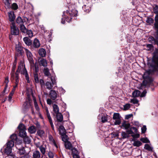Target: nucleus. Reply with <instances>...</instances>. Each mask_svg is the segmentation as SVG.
Returning a JSON list of instances; mask_svg holds the SVG:
<instances>
[{
	"mask_svg": "<svg viewBox=\"0 0 158 158\" xmlns=\"http://www.w3.org/2000/svg\"><path fill=\"white\" fill-rule=\"evenodd\" d=\"M148 65L150 69L144 73L143 77L144 79L143 84L145 86V82L151 83L153 79L151 76L156 73L158 75V49H156L153 52L152 59L151 62H148Z\"/></svg>",
	"mask_w": 158,
	"mask_h": 158,
	"instance_id": "1",
	"label": "nucleus"
},
{
	"mask_svg": "<svg viewBox=\"0 0 158 158\" xmlns=\"http://www.w3.org/2000/svg\"><path fill=\"white\" fill-rule=\"evenodd\" d=\"M77 14V11L75 9L70 10L69 12L67 10L63 12V18L61 19V23L63 24L65 23L66 21L68 22H69L72 19L71 17L76 16Z\"/></svg>",
	"mask_w": 158,
	"mask_h": 158,
	"instance_id": "2",
	"label": "nucleus"
},
{
	"mask_svg": "<svg viewBox=\"0 0 158 158\" xmlns=\"http://www.w3.org/2000/svg\"><path fill=\"white\" fill-rule=\"evenodd\" d=\"M14 145V142L12 140L8 141L4 146V152L8 155V158H15V155L12 152V148Z\"/></svg>",
	"mask_w": 158,
	"mask_h": 158,
	"instance_id": "3",
	"label": "nucleus"
},
{
	"mask_svg": "<svg viewBox=\"0 0 158 158\" xmlns=\"http://www.w3.org/2000/svg\"><path fill=\"white\" fill-rule=\"evenodd\" d=\"M20 66H22L21 67V68L20 69L19 72H18V74L19 75V73L20 72H21V73L22 74L24 75L25 77V79L27 81V82L28 83H29L30 82V81L29 79V77L28 75V74L27 73V71L26 70L25 67L23 66V64H20L19 65L18 67ZM19 67H18V68Z\"/></svg>",
	"mask_w": 158,
	"mask_h": 158,
	"instance_id": "4",
	"label": "nucleus"
},
{
	"mask_svg": "<svg viewBox=\"0 0 158 158\" xmlns=\"http://www.w3.org/2000/svg\"><path fill=\"white\" fill-rule=\"evenodd\" d=\"M19 129V135L22 138L25 137L27 134L25 131L26 128L24 125L23 124H20L18 127Z\"/></svg>",
	"mask_w": 158,
	"mask_h": 158,
	"instance_id": "5",
	"label": "nucleus"
},
{
	"mask_svg": "<svg viewBox=\"0 0 158 158\" xmlns=\"http://www.w3.org/2000/svg\"><path fill=\"white\" fill-rule=\"evenodd\" d=\"M11 33L12 35H18L19 34V31L18 28L15 26L14 22H12L10 25Z\"/></svg>",
	"mask_w": 158,
	"mask_h": 158,
	"instance_id": "6",
	"label": "nucleus"
},
{
	"mask_svg": "<svg viewBox=\"0 0 158 158\" xmlns=\"http://www.w3.org/2000/svg\"><path fill=\"white\" fill-rule=\"evenodd\" d=\"M113 118L114 120H115V122L114 123V125H118L121 123V117L119 113H114L113 114Z\"/></svg>",
	"mask_w": 158,
	"mask_h": 158,
	"instance_id": "7",
	"label": "nucleus"
},
{
	"mask_svg": "<svg viewBox=\"0 0 158 158\" xmlns=\"http://www.w3.org/2000/svg\"><path fill=\"white\" fill-rule=\"evenodd\" d=\"M44 109L45 110V113L47 118L50 124L51 127L53 130L54 129V125L53 124V123H52V120L51 118V117L50 116V114L48 110V108L47 107V106L44 107Z\"/></svg>",
	"mask_w": 158,
	"mask_h": 158,
	"instance_id": "8",
	"label": "nucleus"
},
{
	"mask_svg": "<svg viewBox=\"0 0 158 158\" xmlns=\"http://www.w3.org/2000/svg\"><path fill=\"white\" fill-rule=\"evenodd\" d=\"M25 52L28 60H29L30 64H33L34 60L33 58V55L31 52L28 50L27 49L24 48Z\"/></svg>",
	"mask_w": 158,
	"mask_h": 158,
	"instance_id": "9",
	"label": "nucleus"
},
{
	"mask_svg": "<svg viewBox=\"0 0 158 158\" xmlns=\"http://www.w3.org/2000/svg\"><path fill=\"white\" fill-rule=\"evenodd\" d=\"M59 96L58 93L55 90H51L49 92V96L51 99L53 100H55Z\"/></svg>",
	"mask_w": 158,
	"mask_h": 158,
	"instance_id": "10",
	"label": "nucleus"
},
{
	"mask_svg": "<svg viewBox=\"0 0 158 158\" xmlns=\"http://www.w3.org/2000/svg\"><path fill=\"white\" fill-rule=\"evenodd\" d=\"M21 67H22L21 66H19L15 73V85L13 87V88H16L17 87L18 85V84L19 82V79L18 72L20 70V69L21 68Z\"/></svg>",
	"mask_w": 158,
	"mask_h": 158,
	"instance_id": "11",
	"label": "nucleus"
},
{
	"mask_svg": "<svg viewBox=\"0 0 158 158\" xmlns=\"http://www.w3.org/2000/svg\"><path fill=\"white\" fill-rule=\"evenodd\" d=\"M49 141L51 142L52 144L54 145L57 149L58 148V142L55 140L51 135H50L49 136Z\"/></svg>",
	"mask_w": 158,
	"mask_h": 158,
	"instance_id": "12",
	"label": "nucleus"
},
{
	"mask_svg": "<svg viewBox=\"0 0 158 158\" xmlns=\"http://www.w3.org/2000/svg\"><path fill=\"white\" fill-rule=\"evenodd\" d=\"M8 15L9 16V21L10 22L13 21L15 18V16L14 12L12 11L8 12Z\"/></svg>",
	"mask_w": 158,
	"mask_h": 158,
	"instance_id": "13",
	"label": "nucleus"
},
{
	"mask_svg": "<svg viewBox=\"0 0 158 158\" xmlns=\"http://www.w3.org/2000/svg\"><path fill=\"white\" fill-rule=\"evenodd\" d=\"M31 100L29 99H26L25 103L23 104V106L25 109L29 108L31 106Z\"/></svg>",
	"mask_w": 158,
	"mask_h": 158,
	"instance_id": "14",
	"label": "nucleus"
},
{
	"mask_svg": "<svg viewBox=\"0 0 158 158\" xmlns=\"http://www.w3.org/2000/svg\"><path fill=\"white\" fill-rule=\"evenodd\" d=\"M23 48L21 46L20 44H19L16 45L15 49L19 54L22 55V53L23 52Z\"/></svg>",
	"mask_w": 158,
	"mask_h": 158,
	"instance_id": "15",
	"label": "nucleus"
},
{
	"mask_svg": "<svg viewBox=\"0 0 158 158\" xmlns=\"http://www.w3.org/2000/svg\"><path fill=\"white\" fill-rule=\"evenodd\" d=\"M101 118L102 122L103 123H105L107 121V116L103 115L102 114H99L98 116V118L100 119Z\"/></svg>",
	"mask_w": 158,
	"mask_h": 158,
	"instance_id": "16",
	"label": "nucleus"
},
{
	"mask_svg": "<svg viewBox=\"0 0 158 158\" xmlns=\"http://www.w3.org/2000/svg\"><path fill=\"white\" fill-rule=\"evenodd\" d=\"M32 46L36 48L39 47L40 46V44L39 40L36 38L34 40Z\"/></svg>",
	"mask_w": 158,
	"mask_h": 158,
	"instance_id": "17",
	"label": "nucleus"
},
{
	"mask_svg": "<svg viewBox=\"0 0 158 158\" xmlns=\"http://www.w3.org/2000/svg\"><path fill=\"white\" fill-rule=\"evenodd\" d=\"M56 117L57 121L60 122H61L63 120V116L60 113L56 114Z\"/></svg>",
	"mask_w": 158,
	"mask_h": 158,
	"instance_id": "18",
	"label": "nucleus"
},
{
	"mask_svg": "<svg viewBox=\"0 0 158 158\" xmlns=\"http://www.w3.org/2000/svg\"><path fill=\"white\" fill-rule=\"evenodd\" d=\"M39 53L40 56L44 57L46 55V52L44 49L42 48L39 50Z\"/></svg>",
	"mask_w": 158,
	"mask_h": 158,
	"instance_id": "19",
	"label": "nucleus"
},
{
	"mask_svg": "<svg viewBox=\"0 0 158 158\" xmlns=\"http://www.w3.org/2000/svg\"><path fill=\"white\" fill-rule=\"evenodd\" d=\"M59 131L61 135L66 134V131L63 125H61L59 127Z\"/></svg>",
	"mask_w": 158,
	"mask_h": 158,
	"instance_id": "20",
	"label": "nucleus"
},
{
	"mask_svg": "<svg viewBox=\"0 0 158 158\" xmlns=\"http://www.w3.org/2000/svg\"><path fill=\"white\" fill-rule=\"evenodd\" d=\"M64 146L66 149L70 150L73 148L71 143L69 141L64 143Z\"/></svg>",
	"mask_w": 158,
	"mask_h": 158,
	"instance_id": "21",
	"label": "nucleus"
},
{
	"mask_svg": "<svg viewBox=\"0 0 158 158\" xmlns=\"http://www.w3.org/2000/svg\"><path fill=\"white\" fill-rule=\"evenodd\" d=\"M25 44L29 46L32 44L31 40L27 37H25L23 39Z\"/></svg>",
	"mask_w": 158,
	"mask_h": 158,
	"instance_id": "22",
	"label": "nucleus"
},
{
	"mask_svg": "<svg viewBox=\"0 0 158 158\" xmlns=\"http://www.w3.org/2000/svg\"><path fill=\"white\" fill-rule=\"evenodd\" d=\"M132 130L134 131L136 133L137 132V129L136 127H131L130 129H128L127 131V134H128L129 136V134L132 135L133 133L134 132L132 131Z\"/></svg>",
	"mask_w": 158,
	"mask_h": 158,
	"instance_id": "23",
	"label": "nucleus"
},
{
	"mask_svg": "<svg viewBox=\"0 0 158 158\" xmlns=\"http://www.w3.org/2000/svg\"><path fill=\"white\" fill-rule=\"evenodd\" d=\"M157 34H156V39H155L152 36H151L149 38V41L150 42H151L152 43L157 44H158V39H156Z\"/></svg>",
	"mask_w": 158,
	"mask_h": 158,
	"instance_id": "24",
	"label": "nucleus"
},
{
	"mask_svg": "<svg viewBox=\"0 0 158 158\" xmlns=\"http://www.w3.org/2000/svg\"><path fill=\"white\" fill-rule=\"evenodd\" d=\"M141 94L140 92L138 90L134 91L132 94L133 97H137L140 96Z\"/></svg>",
	"mask_w": 158,
	"mask_h": 158,
	"instance_id": "25",
	"label": "nucleus"
},
{
	"mask_svg": "<svg viewBox=\"0 0 158 158\" xmlns=\"http://www.w3.org/2000/svg\"><path fill=\"white\" fill-rule=\"evenodd\" d=\"M28 131L31 134L34 133L36 131V128L34 126H31L28 129Z\"/></svg>",
	"mask_w": 158,
	"mask_h": 158,
	"instance_id": "26",
	"label": "nucleus"
},
{
	"mask_svg": "<svg viewBox=\"0 0 158 158\" xmlns=\"http://www.w3.org/2000/svg\"><path fill=\"white\" fill-rule=\"evenodd\" d=\"M144 148L149 151H152L153 148L149 144H146L145 145Z\"/></svg>",
	"mask_w": 158,
	"mask_h": 158,
	"instance_id": "27",
	"label": "nucleus"
},
{
	"mask_svg": "<svg viewBox=\"0 0 158 158\" xmlns=\"http://www.w3.org/2000/svg\"><path fill=\"white\" fill-rule=\"evenodd\" d=\"M33 156L34 158H40V154L39 151H36L33 152Z\"/></svg>",
	"mask_w": 158,
	"mask_h": 158,
	"instance_id": "28",
	"label": "nucleus"
},
{
	"mask_svg": "<svg viewBox=\"0 0 158 158\" xmlns=\"http://www.w3.org/2000/svg\"><path fill=\"white\" fill-rule=\"evenodd\" d=\"M53 110L54 113L56 114L60 113L59 108L58 106L56 104H54L53 106Z\"/></svg>",
	"mask_w": 158,
	"mask_h": 158,
	"instance_id": "29",
	"label": "nucleus"
},
{
	"mask_svg": "<svg viewBox=\"0 0 158 158\" xmlns=\"http://www.w3.org/2000/svg\"><path fill=\"white\" fill-rule=\"evenodd\" d=\"M39 62L40 64L43 66L46 67L47 66V63L46 60L43 59L40 60Z\"/></svg>",
	"mask_w": 158,
	"mask_h": 158,
	"instance_id": "30",
	"label": "nucleus"
},
{
	"mask_svg": "<svg viewBox=\"0 0 158 158\" xmlns=\"http://www.w3.org/2000/svg\"><path fill=\"white\" fill-rule=\"evenodd\" d=\"M61 135L62 140L64 142V143L68 141V140L69 139V137L66 135V134H64L63 135Z\"/></svg>",
	"mask_w": 158,
	"mask_h": 158,
	"instance_id": "31",
	"label": "nucleus"
},
{
	"mask_svg": "<svg viewBox=\"0 0 158 158\" xmlns=\"http://www.w3.org/2000/svg\"><path fill=\"white\" fill-rule=\"evenodd\" d=\"M141 142L139 140H134L133 143V145L137 147H139L142 145Z\"/></svg>",
	"mask_w": 158,
	"mask_h": 158,
	"instance_id": "32",
	"label": "nucleus"
},
{
	"mask_svg": "<svg viewBox=\"0 0 158 158\" xmlns=\"http://www.w3.org/2000/svg\"><path fill=\"white\" fill-rule=\"evenodd\" d=\"M16 23H17L19 24L20 26L23 24V20L22 19V18L20 16L18 17L16 19Z\"/></svg>",
	"mask_w": 158,
	"mask_h": 158,
	"instance_id": "33",
	"label": "nucleus"
},
{
	"mask_svg": "<svg viewBox=\"0 0 158 158\" xmlns=\"http://www.w3.org/2000/svg\"><path fill=\"white\" fill-rule=\"evenodd\" d=\"M20 28L22 32L26 33L27 32V30L23 24L20 26Z\"/></svg>",
	"mask_w": 158,
	"mask_h": 158,
	"instance_id": "34",
	"label": "nucleus"
},
{
	"mask_svg": "<svg viewBox=\"0 0 158 158\" xmlns=\"http://www.w3.org/2000/svg\"><path fill=\"white\" fill-rule=\"evenodd\" d=\"M82 8L84 10V11L86 13H89L91 10L90 7L87 6L86 5H84L82 6Z\"/></svg>",
	"mask_w": 158,
	"mask_h": 158,
	"instance_id": "35",
	"label": "nucleus"
},
{
	"mask_svg": "<svg viewBox=\"0 0 158 158\" xmlns=\"http://www.w3.org/2000/svg\"><path fill=\"white\" fill-rule=\"evenodd\" d=\"M24 138V142L25 143L29 144L31 142V139L28 137V136H26L23 137Z\"/></svg>",
	"mask_w": 158,
	"mask_h": 158,
	"instance_id": "36",
	"label": "nucleus"
},
{
	"mask_svg": "<svg viewBox=\"0 0 158 158\" xmlns=\"http://www.w3.org/2000/svg\"><path fill=\"white\" fill-rule=\"evenodd\" d=\"M154 21V19L152 18L148 17L146 22L148 24L151 25L153 23Z\"/></svg>",
	"mask_w": 158,
	"mask_h": 158,
	"instance_id": "37",
	"label": "nucleus"
},
{
	"mask_svg": "<svg viewBox=\"0 0 158 158\" xmlns=\"http://www.w3.org/2000/svg\"><path fill=\"white\" fill-rule=\"evenodd\" d=\"M45 85L46 86V88L49 90L51 89L52 88V84L50 82H47L45 84Z\"/></svg>",
	"mask_w": 158,
	"mask_h": 158,
	"instance_id": "38",
	"label": "nucleus"
},
{
	"mask_svg": "<svg viewBox=\"0 0 158 158\" xmlns=\"http://www.w3.org/2000/svg\"><path fill=\"white\" fill-rule=\"evenodd\" d=\"M122 126L125 129H127L130 127V124L126 122H124L123 123Z\"/></svg>",
	"mask_w": 158,
	"mask_h": 158,
	"instance_id": "39",
	"label": "nucleus"
},
{
	"mask_svg": "<svg viewBox=\"0 0 158 158\" xmlns=\"http://www.w3.org/2000/svg\"><path fill=\"white\" fill-rule=\"evenodd\" d=\"M39 149L43 155L45 154L46 148L45 146L44 145H42L41 147H40Z\"/></svg>",
	"mask_w": 158,
	"mask_h": 158,
	"instance_id": "40",
	"label": "nucleus"
},
{
	"mask_svg": "<svg viewBox=\"0 0 158 158\" xmlns=\"http://www.w3.org/2000/svg\"><path fill=\"white\" fill-rule=\"evenodd\" d=\"M37 133L39 136L42 137L44 135L45 132L43 130H39L37 131Z\"/></svg>",
	"mask_w": 158,
	"mask_h": 158,
	"instance_id": "41",
	"label": "nucleus"
},
{
	"mask_svg": "<svg viewBox=\"0 0 158 158\" xmlns=\"http://www.w3.org/2000/svg\"><path fill=\"white\" fill-rule=\"evenodd\" d=\"M71 150L72 151L73 156L78 155L79 154L77 151L73 147Z\"/></svg>",
	"mask_w": 158,
	"mask_h": 158,
	"instance_id": "42",
	"label": "nucleus"
},
{
	"mask_svg": "<svg viewBox=\"0 0 158 158\" xmlns=\"http://www.w3.org/2000/svg\"><path fill=\"white\" fill-rule=\"evenodd\" d=\"M44 74L47 76H48L50 75L49 69L47 68H45L44 69Z\"/></svg>",
	"mask_w": 158,
	"mask_h": 158,
	"instance_id": "43",
	"label": "nucleus"
},
{
	"mask_svg": "<svg viewBox=\"0 0 158 158\" xmlns=\"http://www.w3.org/2000/svg\"><path fill=\"white\" fill-rule=\"evenodd\" d=\"M19 152L20 155L21 156H22L21 157H22V156H24L25 153V151L23 148H22L21 149H19Z\"/></svg>",
	"mask_w": 158,
	"mask_h": 158,
	"instance_id": "44",
	"label": "nucleus"
},
{
	"mask_svg": "<svg viewBox=\"0 0 158 158\" xmlns=\"http://www.w3.org/2000/svg\"><path fill=\"white\" fill-rule=\"evenodd\" d=\"M51 80L53 85H56V79L55 77L52 76L51 77Z\"/></svg>",
	"mask_w": 158,
	"mask_h": 158,
	"instance_id": "45",
	"label": "nucleus"
},
{
	"mask_svg": "<svg viewBox=\"0 0 158 158\" xmlns=\"http://www.w3.org/2000/svg\"><path fill=\"white\" fill-rule=\"evenodd\" d=\"M34 81L35 83H37L39 82L38 75L37 74L35 73L34 74Z\"/></svg>",
	"mask_w": 158,
	"mask_h": 158,
	"instance_id": "46",
	"label": "nucleus"
},
{
	"mask_svg": "<svg viewBox=\"0 0 158 158\" xmlns=\"http://www.w3.org/2000/svg\"><path fill=\"white\" fill-rule=\"evenodd\" d=\"M10 138L11 139V140H12L14 142V141H15L17 139V136L15 134H13L10 136Z\"/></svg>",
	"mask_w": 158,
	"mask_h": 158,
	"instance_id": "47",
	"label": "nucleus"
},
{
	"mask_svg": "<svg viewBox=\"0 0 158 158\" xmlns=\"http://www.w3.org/2000/svg\"><path fill=\"white\" fill-rule=\"evenodd\" d=\"M26 33L30 37H32L33 36L32 32L31 30H27Z\"/></svg>",
	"mask_w": 158,
	"mask_h": 158,
	"instance_id": "48",
	"label": "nucleus"
},
{
	"mask_svg": "<svg viewBox=\"0 0 158 158\" xmlns=\"http://www.w3.org/2000/svg\"><path fill=\"white\" fill-rule=\"evenodd\" d=\"M121 135L123 139L129 137L128 134L125 132H122L121 133Z\"/></svg>",
	"mask_w": 158,
	"mask_h": 158,
	"instance_id": "49",
	"label": "nucleus"
},
{
	"mask_svg": "<svg viewBox=\"0 0 158 158\" xmlns=\"http://www.w3.org/2000/svg\"><path fill=\"white\" fill-rule=\"evenodd\" d=\"M140 140L144 143H149V140L147 138H142L140 139Z\"/></svg>",
	"mask_w": 158,
	"mask_h": 158,
	"instance_id": "50",
	"label": "nucleus"
},
{
	"mask_svg": "<svg viewBox=\"0 0 158 158\" xmlns=\"http://www.w3.org/2000/svg\"><path fill=\"white\" fill-rule=\"evenodd\" d=\"M34 106H35V109L38 111H39L40 110V109H39V108L38 106V105L37 104V103L36 101V100L35 99H34Z\"/></svg>",
	"mask_w": 158,
	"mask_h": 158,
	"instance_id": "51",
	"label": "nucleus"
},
{
	"mask_svg": "<svg viewBox=\"0 0 158 158\" xmlns=\"http://www.w3.org/2000/svg\"><path fill=\"white\" fill-rule=\"evenodd\" d=\"M153 10L155 13L158 14V6L155 5L153 7Z\"/></svg>",
	"mask_w": 158,
	"mask_h": 158,
	"instance_id": "52",
	"label": "nucleus"
},
{
	"mask_svg": "<svg viewBox=\"0 0 158 158\" xmlns=\"http://www.w3.org/2000/svg\"><path fill=\"white\" fill-rule=\"evenodd\" d=\"M9 81L8 77H6L4 81V83L5 84V89L7 87L8 83L9 82Z\"/></svg>",
	"mask_w": 158,
	"mask_h": 158,
	"instance_id": "53",
	"label": "nucleus"
},
{
	"mask_svg": "<svg viewBox=\"0 0 158 158\" xmlns=\"http://www.w3.org/2000/svg\"><path fill=\"white\" fill-rule=\"evenodd\" d=\"M147 50H151L153 49V47L151 44H148L147 45Z\"/></svg>",
	"mask_w": 158,
	"mask_h": 158,
	"instance_id": "54",
	"label": "nucleus"
},
{
	"mask_svg": "<svg viewBox=\"0 0 158 158\" xmlns=\"http://www.w3.org/2000/svg\"><path fill=\"white\" fill-rule=\"evenodd\" d=\"M138 102V101L137 99L133 98L131 100V102L133 103L134 104H137Z\"/></svg>",
	"mask_w": 158,
	"mask_h": 158,
	"instance_id": "55",
	"label": "nucleus"
},
{
	"mask_svg": "<svg viewBox=\"0 0 158 158\" xmlns=\"http://www.w3.org/2000/svg\"><path fill=\"white\" fill-rule=\"evenodd\" d=\"M59 90L60 94H64L65 92V90L62 87L59 88Z\"/></svg>",
	"mask_w": 158,
	"mask_h": 158,
	"instance_id": "56",
	"label": "nucleus"
},
{
	"mask_svg": "<svg viewBox=\"0 0 158 158\" xmlns=\"http://www.w3.org/2000/svg\"><path fill=\"white\" fill-rule=\"evenodd\" d=\"M11 80H15V73L14 72H11L10 73Z\"/></svg>",
	"mask_w": 158,
	"mask_h": 158,
	"instance_id": "57",
	"label": "nucleus"
},
{
	"mask_svg": "<svg viewBox=\"0 0 158 158\" xmlns=\"http://www.w3.org/2000/svg\"><path fill=\"white\" fill-rule=\"evenodd\" d=\"M130 107V105L129 104H126L124 106V109L125 110L128 109Z\"/></svg>",
	"mask_w": 158,
	"mask_h": 158,
	"instance_id": "58",
	"label": "nucleus"
},
{
	"mask_svg": "<svg viewBox=\"0 0 158 158\" xmlns=\"http://www.w3.org/2000/svg\"><path fill=\"white\" fill-rule=\"evenodd\" d=\"M131 136L134 138H137L139 137V134L138 133H136L135 134L133 133V134L131 135Z\"/></svg>",
	"mask_w": 158,
	"mask_h": 158,
	"instance_id": "59",
	"label": "nucleus"
},
{
	"mask_svg": "<svg viewBox=\"0 0 158 158\" xmlns=\"http://www.w3.org/2000/svg\"><path fill=\"white\" fill-rule=\"evenodd\" d=\"M12 8L14 10H16L18 8V6L15 3H13L12 5Z\"/></svg>",
	"mask_w": 158,
	"mask_h": 158,
	"instance_id": "60",
	"label": "nucleus"
},
{
	"mask_svg": "<svg viewBox=\"0 0 158 158\" xmlns=\"http://www.w3.org/2000/svg\"><path fill=\"white\" fill-rule=\"evenodd\" d=\"M146 127L145 125L143 126L141 128L142 132L143 133H145L146 131Z\"/></svg>",
	"mask_w": 158,
	"mask_h": 158,
	"instance_id": "61",
	"label": "nucleus"
},
{
	"mask_svg": "<svg viewBox=\"0 0 158 158\" xmlns=\"http://www.w3.org/2000/svg\"><path fill=\"white\" fill-rule=\"evenodd\" d=\"M48 155L49 158H53L54 157L53 154L52 152H49L48 153Z\"/></svg>",
	"mask_w": 158,
	"mask_h": 158,
	"instance_id": "62",
	"label": "nucleus"
},
{
	"mask_svg": "<svg viewBox=\"0 0 158 158\" xmlns=\"http://www.w3.org/2000/svg\"><path fill=\"white\" fill-rule=\"evenodd\" d=\"M147 93V91L146 90H144L143 91V92L140 95V96L141 97H144L146 96V95Z\"/></svg>",
	"mask_w": 158,
	"mask_h": 158,
	"instance_id": "63",
	"label": "nucleus"
},
{
	"mask_svg": "<svg viewBox=\"0 0 158 158\" xmlns=\"http://www.w3.org/2000/svg\"><path fill=\"white\" fill-rule=\"evenodd\" d=\"M132 116L133 115L132 114H129L125 116V118L127 119H128L129 118H131Z\"/></svg>",
	"mask_w": 158,
	"mask_h": 158,
	"instance_id": "64",
	"label": "nucleus"
}]
</instances>
